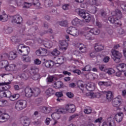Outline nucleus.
Here are the masks:
<instances>
[{
    "mask_svg": "<svg viewBox=\"0 0 126 126\" xmlns=\"http://www.w3.org/2000/svg\"><path fill=\"white\" fill-rule=\"evenodd\" d=\"M39 78H40V75L39 74H35L34 75H32V79L33 80H38V79Z\"/></svg>",
    "mask_w": 126,
    "mask_h": 126,
    "instance_id": "obj_49",
    "label": "nucleus"
},
{
    "mask_svg": "<svg viewBox=\"0 0 126 126\" xmlns=\"http://www.w3.org/2000/svg\"><path fill=\"white\" fill-rule=\"evenodd\" d=\"M20 122L24 126H29L30 125V119L26 116H23L21 117Z\"/></svg>",
    "mask_w": 126,
    "mask_h": 126,
    "instance_id": "obj_9",
    "label": "nucleus"
},
{
    "mask_svg": "<svg viewBox=\"0 0 126 126\" xmlns=\"http://www.w3.org/2000/svg\"><path fill=\"white\" fill-rule=\"evenodd\" d=\"M122 98L121 96H118L112 100V104L114 107H119V106H121L122 104V98Z\"/></svg>",
    "mask_w": 126,
    "mask_h": 126,
    "instance_id": "obj_7",
    "label": "nucleus"
},
{
    "mask_svg": "<svg viewBox=\"0 0 126 126\" xmlns=\"http://www.w3.org/2000/svg\"><path fill=\"white\" fill-rule=\"evenodd\" d=\"M8 59V54L5 53L4 54H2L1 56H0V60L1 61H6V59Z\"/></svg>",
    "mask_w": 126,
    "mask_h": 126,
    "instance_id": "obj_41",
    "label": "nucleus"
},
{
    "mask_svg": "<svg viewBox=\"0 0 126 126\" xmlns=\"http://www.w3.org/2000/svg\"><path fill=\"white\" fill-rule=\"evenodd\" d=\"M105 72L106 73H108L109 75H111V74H113V73H115V70L113 68H110L109 69H106L105 70Z\"/></svg>",
    "mask_w": 126,
    "mask_h": 126,
    "instance_id": "obj_42",
    "label": "nucleus"
},
{
    "mask_svg": "<svg viewBox=\"0 0 126 126\" xmlns=\"http://www.w3.org/2000/svg\"><path fill=\"white\" fill-rule=\"evenodd\" d=\"M106 123L107 126L108 125L109 126H112V118L110 117L107 119V122Z\"/></svg>",
    "mask_w": 126,
    "mask_h": 126,
    "instance_id": "obj_56",
    "label": "nucleus"
},
{
    "mask_svg": "<svg viewBox=\"0 0 126 126\" xmlns=\"http://www.w3.org/2000/svg\"><path fill=\"white\" fill-rule=\"evenodd\" d=\"M89 32L94 34V35H99V34H100V30H99L97 28L91 29Z\"/></svg>",
    "mask_w": 126,
    "mask_h": 126,
    "instance_id": "obj_23",
    "label": "nucleus"
},
{
    "mask_svg": "<svg viewBox=\"0 0 126 126\" xmlns=\"http://www.w3.org/2000/svg\"><path fill=\"white\" fill-rule=\"evenodd\" d=\"M113 98H114V95H113L112 92H108L106 93V98L109 102L112 100Z\"/></svg>",
    "mask_w": 126,
    "mask_h": 126,
    "instance_id": "obj_31",
    "label": "nucleus"
},
{
    "mask_svg": "<svg viewBox=\"0 0 126 126\" xmlns=\"http://www.w3.org/2000/svg\"><path fill=\"white\" fill-rule=\"evenodd\" d=\"M56 95L57 96V97H58V98H61L63 97V94L62 92H57L56 93Z\"/></svg>",
    "mask_w": 126,
    "mask_h": 126,
    "instance_id": "obj_57",
    "label": "nucleus"
},
{
    "mask_svg": "<svg viewBox=\"0 0 126 126\" xmlns=\"http://www.w3.org/2000/svg\"><path fill=\"white\" fill-rule=\"evenodd\" d=\"M111 14L112 16H114L115 18H119V19H121L123 16L122 12L119 9H116L115 11H113Z\"/></svg>",
    "mask_w": 126,
    "mask_h": 126,
    "instance_id": "obj_13",
    "label": "nucleus"
},
{
    "mask_svg": "<svg viewBox=\"0 0 126 126\" xmlns=\"http://www.w3.org/2000/svg\"><path fill=\"white\" fill-rule=\"evenodd\" d=\"M86 1L88 4H91L92 5H95L97 3L96 0H86Z\"/></svg>",
    "mask_w": 126,
    "mask_h": 126,
    "instance_id": "obj_39",
    "label": "nucleus"
},
{
    "mask_svg": "<svg viewBox=\"0 0 126 126\" xmlns=\"http://www.w3.org/2000/svg\"><path fill=\"white\" fill-rule=\"evenodd\" d=\"M60 54H61V52H60V51L58 50V49L57 48L55 49L52 52V55H53V56H59Z\"/></svg>",
    "mask_w": 126,
    "mask_h": 126,
    "instance_id": "obj_44",
    "label": "nucleus"
},
{
    "mask_svg": "<svg viewBox=\"0 0 126 126\" xmlns=\"http://www.w3.org/2000/svg\"><path fill=\"white\" fill-rule=\"evenodd\" d=\"M0 96L1 97H6V90L4 91L0 92Z\"/></svg>",
    "mask_w": 126,
    "mask_h": 126,
    "instance_id": "obj_54",
    "label": "nucleus"
},
{
    "mask_svg": "<svg viewBox=\"0 0 126 126\" xmlns=\"http://www.w3.org/2000/svg\"><path fill=\"white\" fill-rule=\"evenodd\" d=\"M2 116L4 117V119L5 120V121L6 122V121H7V120H8L10 118V116H9L8 114H2Z\"/></svg>",
    "mask_w": 126,
    "mask_h": 126,
    "instance_id": "obj_58",
    "label": "nucleus"
},
{
    "mask_svg": "<svg viewBox=\"0 0 126 126\" xmlns=\"http://www.w3.org/2000/svg\"><path fill=\"white\" fill-rule=\"evenodd\" d=\"M90 95L91 96V98H97V94H94L91 93L90 94Z\"/></svg>",
    "mask_w": 126,
    "mask_h": 126,
    "instance_id": "obj_61",
    "label": "nucleus"
},
{
    "mask_svg": "<svg viewBox=\"0 0 126 126\" xmlns=\"http://www.w3.org/2000/svg\"><path fill=\"white\" fill-rule=\"evenodd\" d=\"M18 97H19V94H14L13 95H11L9 97V100L10 101H15L16 99H18Z\"/></svg>",
    "mask_w": 126,
    "mask_h": 126,
    "instance_id": "obj_36",
    "label": "nucleus"
},
{
    "mask_svg": "<svg viewBox=\"0 0 126 126\" xmlns=\"http://www.w3.org/2000/svg\"><path fill=\"white\" fill-rule=\"evenodd\" d=\"M7 104V100H0V107H4Z\"/></svg>",
    "mask_w": 126,
    "mask_h": 126,
    "instance_id": "obj_43",
    "label": "nucleus"
},
{
    "mask_svg": "<svg viewBox=\"0 0 126 126\" xmlns=\"http://www.w3.org/2000/svg\"><path fill=\"white\" fill-rule=\"evenodd\" d=\"M94 50L96 52H101L104 50V45L101 43H95L94 44Z\"/></svg>",
    "mask_w": 126,
    "mask_h": 126,
    "instance_id": "obj_14",
    "label": "nucleus"
},
{
    "mask_svg": "<svg viewBox=\"0 0 126 126\" xmlns=\"http://www.w3.org/2000/svg\"><path fill=\"white\" fill-rule=\"evenodd\" d=\"M117 33H118L119 35H123L125 34V31L124 29L120 28L117 30Z\"/></svg>",
    "mask_w": 126,
    "mask_h": 126,
    "instance_id": "obj_48",
    "label": "nucleus"
},
{
    "mask_svg": "<svg viewBox=\"0 0 126 126\" xmlns=\"http://www.w3.org/2000/svg\"><path fill=\"white\" fill-rule=\"evenodd\" d=\"M26 107H27V101L24 100H18L15 104V108L17 111H21L25 109Z\"/></svg>",
    "mask_w": 126,
    "mask_h": 126,
    "instance_id": "obj_3",
    "label": "nucleus"
},
{
    "mask_svg": "<svg viewBox=\"0 0 126 126\" xmlns=\"http://www.w3.org/2000/svg\"><path fill=\"white\" fill-rule=\"evenodd\" d=\"M117 68L119 71H126V64L125 63L119 64L117 66Z\"/></svg>",
    "mask_w": 126,
    "mask_h": 126,
    "instance_id": "obj_19",
    "label": "nucleus"
},
{
    "mask_svg": "<svg viewBox=\"0 0 126 126\" xmlns=\"http://www.w3.org/2000/svg\"><path fill=\"white\" fill-rule=\"evenodd\" d=\"M66 95L68 98L71 99L74 96V94L71 92H67L66 93Z\"/></svg>",
    "mask_w": 126,
    "mask_h": 126,
    "instance_id": "obj_47",
    "label": "nucleus"
},
{
    "mask_svg": "<svg viewBox=\"0 0 126 126\" xmlns=\"http://www.w3.org/2000/svg\"><path fill=\"white\" fill-rule=\"evenodd\" d=\"M75 47L79 49L81 53H86V46L84 44L81 43H77L75 44Z\"/></svg>",
    "mask_w": 126,
    "mask_h": 126,
    "instance_id": "obj_11",
    "label": "nucleus"
},
{
    "mask_svg": "<svg viewBox=\"0 0 126 126\" xmlns=\"http://www.w3.org/2000/svg\"><path fill=\"white\" fill-rule=\"evenodd\" d=\"M38 71H39V69L37 68H32L31 70L30 71V73L32 75H34L35 74H37Z\"/></svg>",
    "mask_w": 126,
    "mask_h": 126,
    "instance_id": "obj_35",
    "label": "nucleus"
},
{
    "mask_svg": "<svg viewBox=\"0 0 126 126\" xmlns=\"http://www.w3.org/2000/svg\"><path fill=\"white\" fill-rule=\"evenodd\" d=\"M119 18H115L113 24H117V25L118 26H121L122 24H121V22L119 20Z\"/></svg>",
    "mask_w": 126,
    "mask_h": 126,
    "instance_id": "obj_51",
    "label": "nucleus"
},
{
    "mask_svg": "<svg viewBox=\"0 0 126 126\" xmlns=\"http://www.w3.org/2000/svg\"><path fill=\"white\" fill-rule=\"evenodd\" d=\"M59 44L61 46V47H60V50L63 51V52H65L67 49V47H68V43L66 40H60Z\"/></svg>",
    "mask_w": 126,
    "mask_h": 126,
    "instance_id": "obj_8",
    "label": "nucleus"
},
{
    "mask_svg": "<svg viewBox=\"0 0 126 126\" xmlns=\"http://www.w3.org/2000/svg\"><path fill=\"white\" fill-rule=\"evenodd\" d=\"M41 56H47L48 55V50L46 49L40 48Z\"/></svg>",
    "mask_w": 126,
    "mask_h": 126,
    "instance_id": "obj_38",
    "label": "nucleus"
},
{
    "mask_svg": "<svg viewBox=\"0 0 126 126\" xmlns=\"http://www.w3.org/2000/svg\"><path fill=\"white\" fill-rule=\"evenodd\" d=\"M86 89L88 91H94L96 88V85L95 83L90 82L86 84Z\"/></svg>",
    "mask_w": 126,
    "mask_h": 126,
    "instance_id": "obj_10",
    "label": "nucleus"
},
{
    "mask_svg": "<svg viewBox=\"0 0 126 126\" xmlns=\"http://www.w3.org/2000/svg\"><path fill=\"white\" fill-rule=\"evenodd\" d=\"M40 92L41 91H40V89L38 88H35L32 89V94L34 97H37V96L40 94Z\"/></svg>",
    "mask_w": 126,
    "mask_h": 126,
    "instance_id": "obj_27",
    "label": "nucleus"
},
{
    "mask_svg": "<svg viewBox=\"0 0 126 126\" xmlns=\"http://www.w3.org/2000/svg\"><path fill=\"white\" fill-rule=\"evenodd\" d=\"M75 12H77L82 18L85 19L86 22H90V20H91V15L89 13L85 12V11L83 9L78 8L75 9Z\"/></svg>",
    "mask_w": 126,
    "mask_h": 126,
    "instance_id": "obj_1",
    "label": "nucleus"
},
{
    "mask_svg": "<svg viewBox=\"0 0 126 126\" xmlns=\"http://www.w3.org/2000/svg\"><path fill=\"white\" fill-rule=\"evenodd\" d=\"M123 118H124V114L118 113L115 115V120L117 123H121L123 121Z\"/></svg>",
    "mask_w": 126,
    "mask_h": 126,
    "instance_id": "obj_18",
    "label": "nucleus"
},
{
    "mask_svg": "<svg viewBox=\"0 0 126 126\" xmlns=\"http://www.w3.org/2000/svg\"><path fill=\"white\" fill-rule=\"evenodd\" d=\"M23 61L25 63H30L31 62V57L28 56L27 57H23Z\"/></svg>",
    "mask_w": 126,
    "mask_h": 126,
    "instance_id": "obj_46",
    "label": "nucleus"
},
{
    "mask_svg": "<svg viewBox=\"0 0 126 126\" xmlns=\"http://www.w3.org/2000/svg\"><path fill=\"white\" fill-rule=\"evenodd\" d=\"M110 61V57L108 56H106L103 59L104 63H108Z\"/></svg>",
    "mask_w": 126,
    "mask_h": 126,
    "instance_id": "obj_64",
    "label": "nucleus"
},
{
    "mask_svg": "<svg viewBox=\"0 0 126 126\" xmlns=\"http://www.w3.org/2000/svg\"><path fill=\"white\" fill-rule=\"evenodd\" d=\"M5 70L7 71H12L14 69V67H13V65H7V66L5 68Z\"/></svg>",
    "mask_w": 126,
    "mask_h": 126,
    "instance_id": "obj_40",
    "label": "nucleus"
},
{
    "mask_svg": "<svg viewBox=\"0 0 126 126\" xmlns=\"http://www.w3.org/2000/svg\"><path fill=\"white\" fill-rule=\"evenodd\" d=\"M83 21L80 20L78 18H76L72 21V24L74 26H77V25H82L83 24Z\"/></svg>",
    "mask_w": 126,
    "mask_h": 126,
    "instance_id": "obj_17",
    "label": "nucleus"
},
{
    "mask_svg": "<svg viewBox=\"0 0 126 126\" xmlns=\"http://www.w3.org/2000/svg\"><path fill=\"white\" fill-rule=\"evenodd\" d=\"M66 32L68 34L72 35V36H73L74 37H77V36L79 35L78 30L72 27L68 28L66 30Z\"/></svg>",
    "mask_w": 126,
    "mask_h": 126,
    "instance_id": "obj_5",
    "label": "nucleus"
},
{
    "mask_svg": "<svg viewBox=\"0 0 126 126\" xmlns=\"http://www.w3.org/2000/svg\"><path fill=\"white\" fill-rule=\"evenodd\" d=\"M26 96L28 97V98H31L32 96H33V90L31 88H26L25 89Z\"/></svg>",
    "mask_w": 126,
    "mask_h": 126,
    "instance_id": "obj_16",
    "label": "nucleus"
},
{
    "mask_svg": "<svg viewBox=\"0 0 126 126\" xmlns=\"http://www.w3.org/2000/svg\"><path fill=\"white\" fill-rule=\"evenodd\" d=\"M16 57H17V55L15 52H10L8 55V59L11 60H15Z\"/></svg>",
    "mask_w": 126,
    "mask_h": 126,
    "instance_id": "obj_25",
    "label": "nucleus"
},
{
    "mask_svg": "<svg viewBox=\"0 0 126 126\" xmlns=\"http://www.w3.org/2000/svg\"><path fill=\"white\" fill-rule=\"evenodd\" d=\"M45 93L48 96H51V95L55 94V91H54V90H53V89L52 88H49L47 90H46Z\"/></svg>",
    "mask_w": 126,
    "mask_h": 126,
    "instance_id": "obj_33",
    "label": "nucleus"
},
{
    "mask_svg": "<svg viewBox=\"0 0 126 126\" xmlns=\"http://www.w3.org/2000/svg\"><path fill=\"white\" fill-rule=\"evenodd\" d=\"M54 65V62L52 60L45 61L42 64L43 66H46V67H49L50 68H52Z\"/></svg>",
    "mask_w": 126,
    "mask_h": 126,
    "instance_id": "obj_15",
    "label": "nucleus"
},
{
    "mask_svg": "<svg viewBox=\"0 0 126 126\" xmlns=\"http://www.w3.org/2000/svg\"><path fill=\"white\" fill-rule=\"evenodd\" d=\"M44 46L47 49H51L53 47V42L50 40H45L44 41Z\"/></svg>",
    "mask_w": 126,
    "mask_h": 126,
    "instance_id": "obj_22",
    "label": "nucleus"
},
{
    "mask_svg": "<svg viewBox=\"0 0 126 126\" xmlns=\"http://www.w3.org/2000/svg\"><path fill=\"white\" fill-rule=\"evenodd\" d=\"M8 20V16L6 14L0 15V21L5 22Z\"/></svg>",
    "mask_w": 126,
    "mask_h": 126,
    "instance_id": "obj_28",
    "label": "nucleus"
},
{
    "mask_svg": "<svg viewBox=\"0 0 126 126\" xmlns=\"http://www.w3.org/2000/svg\"><path fill=\"white\" fill-rule=\"evenodd\" d=\"M8 65L7 61H2L0 62V67L1 68H5Z\"/></svg>",
    "mask_w": 126,
    "mask_h": 126,
    "instance_id": "obj_26",
    "label": "nucleus"
},
{
    "mask_svg": "<svg viewBox=\"0 0 126 126\" xmlns=\"http://www.w3.org/2000/svg\"><path fill=\"white\" fill-rule=\"evenodd\" d=\"M54 85H55L54 87H55L56 89H60V88H62L63 86V83L61 81H58L56 82L54 84Z\"/></svg>",
    "mask_w": 126,
    "mask_h": 126,
    "instance_id": "obj_32",
    "label": "nucleus"
},
{
    "mask_svg": "<svg viewBox=\"0 0 126 126\" xmlns=\"http://www.w3.org/2000/svg\"><path fill=\"white\" fill-rule=\"evenodd\" d=\"M4 31L5 34H11L13 32V28L11 27H7L4 28Z\"/></svg>",
    "mask_w": 126,
    "mask_h": 126,
    "instance_id": "obj_24",
    "label": "nucleus"
},
{
    "mask_svg": "<svg viewBox=\"0 0 126 126\" xmlns=\"http://www.w3.org/2000/svg\"><path fill=\"white\" fill-rule=\"evenodd\" d=\"M37 31H38V27H37L36 26H34L32 27V28H31V29L29 30V34L30 36H31V35H33L34 33H36V32H37Z\"/></svg>",
    "mask_w": 126,
    "mask_h": 126,
    "instance_id": "obj_21",
    "label": "nucleus"
},
{
    "mask_svg": "<svg viewBox=\"0 0 126 126\" xmlns=\"http://www.w3.org/2000/svg\"><path fill=\"white\" fill-rule=\"evenodd\" d=\"M45 4L48 6H52L53 5V1L52 0H46Z\"/></svg>",
    "mask_w": 126,
    "mask_h": 126,
    "instance_id": "obj_50",
    "label": "nucleus"
},
{
    "mask_svg": "<svg viewBox=\"0 0 126 126\" xmlns=\"http://www.w3.org/2000/svg\"><path fill=\"white\" fill-rule=\"evenodd\" d=\"M39 109L42 113H44V114H48V107L46 106H41L39 107Z\"/></svg>",
    "mask_w": 126,
    "mask_h": 126,
    "instance_id": "obj_37",
    "label": "nucleus"
},
{
    "mask_svg": "<svg viewBox=\"0 0 126 126\" xmlns=\"http://www.w3.org/2000/svg\"><path fill=\"white\" fill-rule=\"evenodd\" d=\"M112 59L118 63L121 62V58H122V53H120L119 51H117L116 50H112Z\"/></svg>",
    "mask_w": 126,
    "mask_h": 126,
    "instance_id": "obj_2",
    "label": "nucleus"
},
{
    "mask_svg": "<svg viewBox=\"0 0 126 126\" xmlns=\"http://www.w3.org/2000/svg\"><path fill=\"white\" fill-rule=\"evenodd\" d=\"M19 77L23 80H26L28 78V74L26 73H23L22 74L19 75Z\"/></svg>",
    "mask_w": 126,
    "mask_h": 126,
    "instance_id": "obj_34",
    "label": "nucleus"
},
{
    "mask_svg": "<svg viewBox=\"0 0 126 126\" xmlns=\"http://www.w3.org/2000/svg\"><path fill=\"white\" fill-rule=\"evenodd\" d=\"M11 96V92L9 91H6V97L7 98H10V97Z\"/></svg>",
    "mask_w": 126,
    "mask_h": 126,
    "instance_id": "obj_60",
    "label": "nucleus"
},
{
    "mask_svg": "<svg viewBox=\"0 0 126 126\" xmlns=\"http://www.w3.org/2000/svg\"><path fill=\"white\" fill-rule=\"evenodd\" d=\"M111 85L112 83L111 82H104V86H106V87H108L109 86H111Z\"/></svg>",
    "mask_w": 126,
    "mask_h": 126,
    "instance_id": "obj_62",
    "label": "nucleus"
},
{
    "mask_svg": "<svg viewBox=\"0 0 126 126\" xmlns=\"http://www.w3.org/2000/svg\"><path fill=\"white\" fill-rule=\"evenodd\" d=\"M4 122H6L5 120L4 119V117H3V115L1 114L0 115V123H4Z\"/></svg>",
    "mask_w": 126,
    "mask_h": 126,
    "instance_id": "obj_59",
    "label": "nucleus"
},
{
    "mask_svg": "<svg viewBox=\"0 0 126 126\" xmlns=\"http://www.w3.org/2000/svg\"><path fill=\"white\" fill-rule=\"evenodd\" d=\"M85 114H91V112H92V110L91 109H85L84 111Z\"/></svg>",
    "mask_w": 126,
    "mask_h": 126,
    "instance_id": "obj_63",
    "label": "nucleus"
},
{
    "mask_svg": "<svg viewBox=\"0 0 126 126\" xmlns=\"http://www.w3.org/2000/svg\"><path fill=\"white\" fill-rule=\"evenodd\" d=\"M59 24L61 26H63L65 27L67 25V21H62L59 23Z\"/></svg>",
    "mask_w": 126,
    "mask_h": 126,
    "instance_id": "obj_52",
    "label": "nucleus"
},
{
    "mask_svg": "<svg viewBox=\"0 0 126 126\" xmlns=\"http://www.w3.org/2000/svg\"><path fill=\"white\" fill-rule=\"evenodd\" d=\"M82 70L83 71H90L91 70V66L87 65L82 69Z\"/></svg>",
    "mask_w": 126,
    "mask_h": 126,
    "instance_id": "obj_45",
    "label": "nucleus"
},
{
    "mask_svg": "<svg viewBox=\"0 0 126 126\" xmlns=\"http://www.w3.org/2000/svg\"><path fill=\"white\" fill-rule=\"evenodd\" d=\"M21 49H18L19 54L22 56H28L30 53V47L26 45H24L21 47Z\"/></svg>",
    "mask_w": 126,
    "mask_h": 126,
    "instance_id": "obj_4",
    "label": "nucleus"
},
{
    "mask_svg": "<svg viewBox=\"0 0 126 126\" xmlns=\"http://www.w3.org/2000/svg\"><path fill=\"white\" fill-rule=\"evenodd\" d=\"M10 84V82H4V83H0V91L1 92V91H4L5 90H6V89H5L4 87H2L1 86H3V85H7V86L9 87L8 85Z\"/></svg>",
    "mask_w": 126,
    "mask_h": 126,
    "instance_id": "obj_29",
    "label": "nucleus"
},
{
    "mask_svg": "<svg viewBox=\"0 0 126 126\" xmlns=\"http://www.w3.org/2000/svg\"><path fill=\"white\" fill-rule=\"evenodd\" d=\"M11 42H12V44L15 45V44H17V43H20L21 42V39L18 38V37L16 36H13L11 37Z\"/></svg>",
    "mask_w": 126,
    "mask_h": 126,
    "instance_id": "obj_20",
    "label": "nucleus"
},
{
    "mask_svg": "<svg viewBox=\"0 0 126 126\" xmlns=\"http://www.w3.org/2000/svg\"><path fill=\"white\" fill-rule=\"evenodd\" d=\"M56 111L57 114H65L66 113V108L64 109L61 107L58 109H56Z\"/></svg>",
    "mask_w": 126,
    "mask_h": 126,
    "instance_id": "obj_30",
    "label": "nucleus"
},
{
    "mask_svg": "<svg viewBox=\"0 0 126 126\" xmlns=\"http://www.w3.org/2000/svg\"><path fill=\"white\" fill-rule=\"evenodd\" d=\"M116 19V18L115 17H108V20L110 22V23H112L113 24H114V23L115 22V19Z\"/></svg>",
    "mask_w": 126,
    "mask_h": 126,
    "instance_id": "obj_53",
    "label": "nucleus"
},
{
    "mask_svg": "<svg viewBox=\"0 0 126 126\" xmlns=\"http://www.w3.org/2000/svg\"><path fill=\"white\" fill-rule=\"evenodd\" d=\"M66 112L68 113H74L76 111L75 106L74 104H67L65 106Z\"/></svg>",
    "mask_w": 126,
    "mask_h": 126,
    "instance_id": "obj_12",
    "label": "nucleus"
},
{
    "mask_svg": "<svg viewBox=\"0 0 126 126\" xmlns=\"http://www.w3.org/2000/svg\"><path fill=\"white\" fill-rule=\"evenodd\" d=\"M22 21H23L22 17L19 15H16L13 16L11 22L20 25L22 23Z\"/></svg>",
    "mask_w": 126,
    "mask_h": 126,
    "instance_id": "obj_6",
    "label": "nucleus"
},
{
    "mask_svg": "<svg viewBox=\"0 0 126 126\" xmlns=\"http://www.w3.org/2000/svg\"><path fill=\"white\" fill-rule=\"evenodd\" d=\"M33 124L34 126H40L42 125V121L37 120V121L33 122Z\"/></svg>",
    "mask_w": 126,
    "mask_h": 126,
    "instance_id": "obj_55",
    "label": "nucleus"
}]
</instances>
